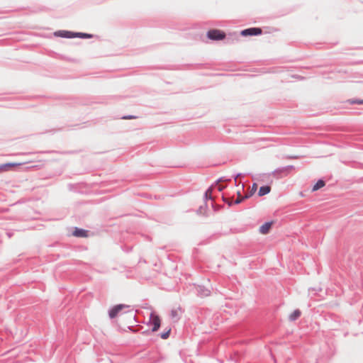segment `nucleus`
<instances>
[{"mask_svg": "<svg viewBox=\"0 0 363 363\" xmlns=\"http://www.w3.org/2000/svg\"><path fill=\"white\" fill-rule=\"evenodd\" d=\"M294 169V166L293 165L278 167L272 172V175L277 179L282 178L289 175L290 171Z\"/></svg>", "mask_w": 363, "mask_h": 363, "instance_id": "1", "label": "nucleus"}, {"mask_svg": "<svg viewBox=\"0 0 363 363\" xmlns=\"http://www.w3.org/2000/svg\"><path fill=\"white\" fill-rule=\"evenodd\" d=\"M207 37L213 40H220L225 38V34L220 30L213 29L207 32Z\"/></svg>", "mask_w": 363, "mask_h": 363, "instance_id": "2", "label": "nucleus"}, {"mask_svg": "<svg viewBox=\"0 0 363 363\" xmlns=\"http://www.w3.org/2000/svg\"><path fill=\"white\" fill-rule=\"evenodd\" d=\"M130 308V306L125 304H118L114 306L108 311V315L110 318L112 319L116 318L123 308Z\"/></svg>", "mask_w": 363, "mask_h": 363, "instance_id": "3", "label": "nucleus"}, {"mask_svg": "<svg viewBox=\"0 0 363 363\" xmlns=\"http://www.w3.org/2000/svg\"><path fill=\"white\" fill-rule=\"evenodd\" d=\"M262 33V30L260 28H250L242 30L240 33L242 36H252L260 35Z\"/></svg>", "mask_w": 363, "mask_h": 363, "instance_id": "4", "label": "nucleus"}, {"mask_svg": "<svg viewBox=\"0 0 363 363\" xmlns=\"http://www.w3.org/2000/svg\"><path fill=\"white\" fill-rule=\"evenodd\" d=\"M197 296L200 297H206L211 294V291L203 286L198 285L195 286Z\"/></svg>", "mask_w": 363, "mask_h": 363, "instance_id": "5", "label": "nucleus"}, {"mask_svg": "<svg viewBox=\"0 0 363 363\" xmlns=\"http://www.w3.org/2000/svg\"><path fill=\"white\" fill-rule=\"evenodd\" d=\"M55 35L57 37L65 38H74L75 33L67 30H58L55 32Z\"/></svg>", "mask_w": 363, "mask_h": 363, "instance_id": "6", "label": "nucleus"}, {"mask_svg": "<svg viewBox=\"0 0 363 363\" xmlns=\"http://www.w3.org/2000/svg\"><path fill=\"white\" fill-rule=\"evenodd\" d=\"M151 324L152 325V332L158 330L160 326V319L158 315H151Z\"/></svg>", "mask_w": 363, "mask_h": 363, "instance_id": "7", "label": "nucleus"}, {"mask_svg": "<svg viewBox=\"0 0 363 363\" xmlns=\"http://www.w3.org/2000/svg\"><path fill=\"white\" fill-rule=\"evenodd\" d=\"M72 235L77 238H86L88 236V231L76 227Z\"/></svg>", "mask_w": 363, "mask_h": 363, "instance_id": "8", "label": "nucleus"}, {"mask_svg": "<svg viewBox=\"0 0 363 363\" xmlns=\"http://www.w3.org/2000/svg\"><path fill=\"white\" fill-rule=\"evenodd\" d=\"M272 225V222L264 223L262 225L259 227V233L264 235L268 233Z\"/></svg>", "mask_w": 363, "mask_h": 363, "instance_id": "9", "label": "nucleus"}, {"mask_svg": "<svg viewBox=\"0 0 363 363\" xmlns=\"http://www.w3.org/2000/svg\"><path fill=\"white\" fill-rule=\"evenodd\" d=\"M271 191V188L269 186H262L259 188L258 191V196H262L267 194H269Z\"/></svg>", "mask_w": 363, "mask_h": 363, "instance_id": "10", "label": "nucleus"}, {"mask_svg": "<svg viewBox=\"0 0 363 363\" xmlns=\"http://www.w3.org/2000/svg\"><path fill=\"white\" fill-rule=\"evenodd\" d=\"M301 311L298 309L294 311L292 313L290 314L289 318L291 321H294L297 320L301 316Z\"/></svg>", "mask_w": 363, "mask_h": 363, "instance_id": "11", "label": "nucleus"}, {"mask_svg": "<svg viewBox=\"0 0 363 363\" xmlns=\"http://www.w3.org/2000/svg\"><path fill=\"white\" fill-rule=\"evenodd\" d=\"M325 183L323 179H319L315 185L312 188L313 191H315L318 190L319 189L325 186Z\"/></svg>", "mask_w": 363, "mask_h": 363, "instance_id": "12", "label": "nucleus"}, {"mask_svg": "<svg viewBox=\"0 0 363 363\" xmlns=\"http://www.w3.org/2000/svg\"><path fill=\"white\" fill-rule=\"evenodd\" d=\"M92 35L85 33H75L74 38H91Z\"/></svg>", "mask_w": 363, "mask_h": 363, "instance_id": "13", "label": "nucleus"}, {"mask_svg": "<svg viewBox=\"0 0 363 363\" xmlns=\"http://www.w3.org/2000/svg\"><path fill=\"white\" fill-rule=\"evenodd\" d=\"M19 165L17 163H6L0 165V170H7L9 167Z\"/></svg>", "mask_w": 363, "mask_h": 363, "instance_id": "14", "label": "nucleus"}, {"mask_svg": "<svg viewBox=\"0 0 363 363\" xmlns=\"http://www.w3.org/2000/svg\"><path fill=\"white\" fill-rule=\"evenodd\" d=\"M19 165L17 163H6L0 165V170H7L9 167Z\"/></svg>", "mask_w": 363, "mask_h": 363, "instance_id": "15", "label": "nucleus"}, {"mask_svg": "<svg viewBox=\"0 0 363 363\" xmlns=\"http://www.w3.org/2000/svg\"><path fill=\"white\" fill-rule=\"evenodd\" d=\"M212 186L209 187L204 194V199L205 200L210 199L213 200L212 197Z\"/></svg>", "mask_w": 363, "mask_h": 363, "instance_id": "16", "label": "nucleus"}, {"mask_svg": "<svg viewBox=\"0 0 363 363\" xmlns=\"http://www.w3.org/2000/svg\"><path fill=\"white\" fill-rule=\"evenodd\" d=\"M179 311H180L179 308L178 309H172L171 311L170 316L172 319H176V320L179 319V313H178Z\"/></svg>", "mask_w": 363, "mask_h": 363, "instance_id": "17", "label": "nucleus"}, {"mask_svg": "<svg viewBox=\"0 0 363 363\" xmlns=\"http://www.w3.org/2000/svg\"><path fill=\"white\" fill-rule=\"evenodd\" d=\"M238 198L233 201L234 204H239L243 201L240 191L238 192Z\"/></svg>", "mask_w": 363, "mask_h": 363, "instance_id": "18", "label": "nucleus"}, {"mask_svg": "<svg viewBox=\"0 0 363 363\" xmlns=\"http://www.w3.org/2000/svg\"><path fill=\"white\" fill-rule=\"evenodd\" d=\"M170 331L171 330H168L167 332H164V333H162L161 335H160V337L162 338V339H167L169 337V334H170Z\"/></svg>", "mask_w": 363, "mask_h": 363, "instance_id": "19", "label": "nucleus"}, {"mask_svg": "<svg viewBox=\"0 0 363 363\" xmlns=\"http://www.w3.org/2000/svg\"><path fill=\"white\" fill-rule=\"evenodd\" d=\"M222 198H223V201L225 203H226L229 206H231L233 204V201H231L230 199H226L223 196H222Z\"/></svg>", "mask_w": 363, "mask_h": 363, "instance_id": "20", "label": "nucleus"}, {"mask_svg": "<svg viewBox=\"0 0 363 363\" xmlns=\"http://www.w3.org/2000/svg\"><path fill=\"white\" fill-rule=\"evenodd\" d=\"M207 208V205L205 203L203 206H200V208L198 209L197 211V213L199 214H202L203 213V211H204L205 208Z\"/></svg>", "mask_w": 363, "mask_h": 363, "instance_id": "21", "label": "nucleus"}, {"mask_svg": "<svg viewBox=\"0 0 363 363\" xmlns=\"http://www.w3.org/2000/svg\"><path fill=\"white\" fill-rule=\"evenodd\" d=\"M137 117L135 116H133V115H127V116H123L121 118L122 119H133V118H136Z\"/></svg>", "mask_w": 363, "mask_h": 363, "instance_id": "22", "label": "nucleus"}, {"mask_svg": "<svg viewBox=\"0 0 363 363\" xmlns=\"http://www.w3.org/2000/svg\"><path fill=\"white\" fill-rule=\"evenodd\" d=\"M350 104H363V100H351Z\"/></svg>", "mask_w": 363, "mask_h": 363, "instance_id": "23", "label": "nucleus"}, {"mask_svg": "<svg viewBox=\"0 0 363 363\" xmlns=\"http://www.w3.org/2000/svg\"><path fill=\"white\" fill-rule=\"evenodd\" d=\"M257 184L254 183L252 186V189H251L250 192H252V194H253L257 191Z\"/></svg>", "mask_w": 363, "mask_h": 363, "instance_id": "24", "label": "nucleus"}, {"mask_svg": "<svg viewBox=\"0 0 363 363\" xmlns=\"http://www.w3.org/2000/svg\"><path fill=\"white\" fill-rule=\"evenodd\" d=\"M252 195V192H250V194H247V195H245L244 196H242V199L244 201L245 199H247L250 198Z\"/></svg>", "mask_w": 363, "mask_h": 363, "instance_id": "25", "label": "nucleus"}, {"mask_svg": "<svg viewBox=\"0 0 363 363\" xmlns=\"http://www.w3.org/2000/svg\"><path fill=\"white\" fill-rule=\"evenodd\" d=\"M216 186L217 187L218 191H222L224 189V186H220V185H216Z\"/></svg>", "mask_w": 363, "mask_h": 363, "instance_id": "26", "label": "nucleus"}, {"mask_svg": "<svg viewBox=\"0 0 363 363\" xmlns=\"http://www.w3.org/2000/svg\"><path fill=\"white\" fill-rule=\"evenodd\" d=\"M240 175H241V174H240V173L237 174L235 176V180L236 181L237 178H238V177H239Z\"/></svg>", "mask_w": 363, "mask_h": 363, "instance_id": "27", "label": "nucleus"}, {"mask_svg": "<svg viewBox=\"0 0 363 363\" xmlns=\"http://www.w3.org/2000/svg\"><path fill=\"white\" fill-rule=\"evenodd\" d=\"M162 359H163V358H160V359H157V360H155V361L154 362V363H158L160 360H162Z\"/></svg>", "mask_w": 363, "mask_h": 363, "instance_id": "28", "label": "nucleus"}, {"mask_svg": "<svg viewBox=\"0 0 363 363\" xmlns=\"http://www.w3.org/2000/svg\"><path fill=\"white\" fill-rule=\"evenodd\" d=\"M289 158H291V159H296L297 157L296 156H291V157H289Z\"/></svg>", "mask_w": 363, "mask_h": 363, "instance_id": "29", "label": "nucleus"}]
</instances>
